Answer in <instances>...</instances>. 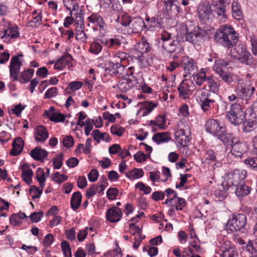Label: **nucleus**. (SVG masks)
Returning <instances> with one entry per match:
<instances>
[{
	"label": "nucleus",
	"instance_id": "1",
	"mask_svg": "<svg viewBox=\"0 0 257 257\" xmlns=\"http://www.w3.org/2000/svg\"><path fill=\"white\" fill-rule=\"evenodd\" d=\"M232 56L241 63L254 68L257 66V60L253 59L243 44H239L231 50Z\"/></svg>",
	"mask_w": 257,
	"mask_h": 257
},
{
	"label": "nucleus",
	"instance_id": "2",
	"mask_svg": "<svg viewBox=\"0 0 257 257\" xmlns=\"http://www.w3.org/2000/svg\"><path fill=\"white\" fill-rule=\"evenodd\" d=\"M246 217L244 214H233L226 223L225 229L229 233L246 232Z\"/></svg>",
	"mask_w": 257,
	"mask_h": 257
},
{
	"label": "nucleus",
	"instance_id": "3",
	"mask_svg": "<svg viewBox=\"0 0 257 257\" xmlns=\"http://www.w3.org/2000/svg\"><path fill=\"white\" fill-rule=\"evenodd\" d=\"M185 40L193 44L199 45L203 38L209 34L210 30H204L200 27L185 26Z\"/></svg>",
	"mask_w": 257,
	"mask_h": 257
},
{
	"label": "nucleus",
	"instance_id": "4",
	"mask_svg": "<svg viewBox=\"0 0 257 257\" xmlns=\"http://www.w3.org/2000/svg\"><path fill=\"white\" fill-rule=\"evenodd\" d=\"M227 63H215L213 67V70L218 75L217 79L219 81H222L228 85H232L239 81V77L233 74L228 71L223 69L222 67L223 65L226 66Z\"/></svg>",
	"mask_w": 257,
	"mask_h": 257
},
{
	"label": "nucleus",
	"instance_id": "5",
	"mask_svg": "<svg viewBox=\"0 0 257 257\" xmlns=\"http://www.w3.org/2000/svg\"><path fill=\"white\" fill-rule=\"evenodd\" d=\"M243 111L241 105L234 103L231 105L229 111L226 112V116L230 122L235 125L241 124L243 120Z\"/></svg>",
	"mask_w": 257,
	"mask_h": 257
},
{
	"label": "nucleus",
	"instance_id": "6",
	"mask_svg": "<svg viewBox=\"0 0 257 257\" xmlns=\"http://www.w3.org/2000/svg\"><path fill=\"white\" fill-rule=\"evenodd\" d=\"M159 43L165 51L171 54L175 51L179 41L172 39L170 33L164 32L160 35Z\"/></svg>",
	"mask_w": 257,
	"mask_h": 257
},
{
	"label": "nucleus",
	"instance_id": "7",
	"mask_svg": "<svg viewBox=\"0 0 257 257\" xmlns=\"http://www.w3.org/2000/svg\"><path fill=\"white\" fill-rule=\"evenodd\" d=\"M197 13L200 20L205 23H209L213 17L211 5L208 2L200 4L197 8Z\"/></svg>",
	"mask_w": 257,
	"mask_h": 257
},
{
	"label": "nucleus",
	"instance_id": "8",
	"mask_svg": "<svg viewBox=\"0 0 257 257\" xmlns=\"http://www.w3.org/2000/svg\"><path fill=\"white\" fill-rule=\"evenodd\" d=\"M201 97V107L204 112L208 111L211 107H213L218 98V94H212L207 91L202 92Z\"/></svg>",
	"mask_w": 257,
	"mask_h": 257
},
{
	"label": "nucleus",
	"instance_id": "9",
	"mask_svg": "<svg viewBox=\"0 0 257 257\" xmlns=\"http://www.w3.org/2000/svg\"><path fill=\"white\" fill-rule=\"evenodd\" d=\"M225 127L220 121L214 119H209L205 124L206 131L216 137L219 134L222 132Z\"/></svg>",
	"mask_w": 257,
	"mask_h": 257
},
{
	"label": "nucleus",
	"instance_id": "10",
	"mask_svg": "<svg viewBox=\"0 0 257 257\" xmlns=\"http://www.w3.org/2000/svg\"><path fill=\"white\" fill-rule=\"evenodd\" d=\"M226 175L228 179L231 180L232 186H235L245 179L247 172L243 169H235L227 173Z\"/></svg>",
	"mask_w": 257,
	"mask_h": 257
},
{
	"label": "nucleus",
	"instance_id": "11",
	"mask_svg": "<svg viewBox=\"0 0 257 257\" xmlns=\"http://www.w3.org/2000/svg\"><path fill=\"white\" fill-rule=\"evenodd\" d=\"M179 96L183 99L188 97L190 92L195 90V85L190 80H184L179 85L177 88Z\"/></svg>",
	"mask_w": 257,
	"mask_h": 257
},
{
	"label": "nucleus",
	"instance_id": "12",
	"mask_svg": "<svg viewBox=\"0 0 257 257\" xmlns=\"http://www.w3.org/2000/svg\"><path fill=\"white\" fill-rule=\"evenodd\" d=\"M180 64V67L187 74L194 75L197 70V66L194 60L188 56H183Z\"/></svg>",
	"mask_w": 257,
	"mask_h": 257
},
{
	"label": "nucleus",
	"instance_id": "13",
	"mask_svg": "<svg viewBox=\"0 0 257 257\" xmlns=\"http://www.w3.org/2000/svg\"><path fill=\"white\" fill-rule=\"evenodd\" d=\"M22 63L18 60V56H14L11 60L9 68L10 76L14 81L19 80L18 75L20 72V68Z\"/></svg>",
	"mask_w": 257,
	"mask_h": 257
},
{
	"label": "nucleus",
	"instance_id": "14",
	"mask_svg": "<svg viewBox=\"0 0 257 257\" xmlns=\"http://www.w3.org/2000/svg\"><path fill=\"white\" fill-rule=\"evenodd\" d=\"M227 31L225 41V44L224 45V47L229 49L235 45L237 42L238 36L234 28L230 25H228Z\"/></svg>",
	"mask_w": 257,
	"mask_h": 257
},
{
	"label": "nucleus",
	"instance_id": "15",
	"mask_svg": "<svg viewBox=\"0 0 257 257\" xmlns=\"http://www.w3.org/2000/svg\"><path fill=\"white\" fill-rule=\"evenodd\" d=\"M124 68L121 64L115 63L112 61H108L106 64L105 71L106 73L112 76H118L123 73Z\"/></svg>",
	"mask_w": 257,
	"mask_h": 257
},
{
	"label": "nucleus",
	"instance_id": "16",
	"mask_svg": "<svg viewBox=\"0 0 257 257\" xmlns=\"http://www.w3.org/2000/svg\"><path fill=\"white\" fill-rule=\"evenodd\" d=\"M228 25L225 24L220 26L217 29L213 38L215 42L219 45L224 47L225 43L226 35L228 32Z\"/></svg>",
	"mask_w": 257,
	"mask_h": 257
},
{
	"label": "nucleus",
	"instance_id": "17",
	"mask_svg": "<svg viewBox=\"0 0 257 257\" xmlns=\"http://www.w3.org/2000/svg\"><path fill=\"white\" fill-rule=\"evenodd\" d=\"M144 20L140 17H135L132 19L128 32L130 34L138 33L141 32L143 28L146 27Z\"/></svg>",
	"mask_w": 257,
	"mask_h": 257
},
{
	"label": "nucleus",
	"instance_id": "18",
	"mask_svg": "<svg viewBox=\"0 0 257 257\" xmlns=\"http://www.w3.org/2000/svg\"><path fill=\"white\" fill-rule=\"evenodd\" d=\"M121 209L116 206H113L108 209L106 214V217L110 222H118L122 217Z\"/></svg>",
	"mask_w": 257,
	"mask_h": 257
},
{
	"label": "nucleus",
	"instance_id": "19",
	"mask_svg": "<svg viewBox=\"0 0 257 257\" xmlns=\"http://www.w3.org/2000/svg\"><path fill=\"white\" fill-rule=\"evenodd\" d=\"M231 154L237 157H241L248 150V145L246 142L238 141L232 144Z\"/></svg>",
	"mask_w": 257,
	"mask_h": 257
},
{
	"label": "nucleus",
	"instance_id": "20",
	"mask_svg": "<svg viewBox=\"0 0 257 257\" xmlns=\"http://www.w3.org/2000/svg\"><path fill=\"white\" fill-rule=\"evenodd\" d=\"M222 187L224 188V192L231 191L232 190L235 189L234 193H250L251 191V187L243 184H238L235 186H228L227 183L225 182H223L221 184Z\"/></svg>",
	"mask_w": 257,
	"mask_h": 257
},
{
	"label": "nucleus",
	"instance_id": "21",
	"mask_svg": "<svg viewBox=\"0 0 257 257\" xmlns=\"http://www.w3.org/2000/svg\"><path fill=\"white\" fill-rule=\"evenodd\" d=\"M212 6V13H214L215 15L216 16V18L218 19L220 22H225L227 19L226 11L225 9L226 6H222L218 4H213Z\"/></svg>",
	"mask_w": 257,
	"mask_h": 257
},
{
	"label": "nucleus",
	"instance_id": "22",
	"mask_svg": "<svg viewBox=\"0 0 257 257\" xmlns=\"http://www.w3.org/2000/svg\"><path fill=\"white\" fill-rule=\"evenodd\" d=\"M107 179L104 177H101L99 180L97 185H92L86 193H101L108 186Z\"/></svg>",
	"mask_w": 257,
	"mask_h": 257
},
{
	"label": "nucleus",
	"instance_id": "23",
	"mask_svg": "<svg viewBox=\"0 0 257 257\" xmlns=\"http://www.w3.org/2000/svg\"><path fill=\"white\" fill-rule=\"evenodd\" d=\"M254 91L255 88L251 85H248L246 87H238L237 90V94L239 97L247 100L250 99Z\"/></svg>",
	"mask_w": 257,
	"mask_h": 257
},
{
	"label": "nucleus",
	"instance_id": "24",
	"mask_svg": "<svg viewBox=\"0 0 257 257\" xmlns=\"http://www.w3.org/2000/svg\"><path fill=\"white\" fill-rule=\"evenodd\" d=\"M146 20L149 23L148 29L150 31L158 30L162 27L163 25V19L159 16H155L151 18H147Z\"/></svg>",
	"mask_w": 257,
	"mask_h": 257
},
{
	"label": "nucleus",
	"instance_id": "25",
	"mask_svg": "<svg viewBox=\"0 0 257 257\" xmlns=\"http://www.w3.org/2000/svg\"><path fill=\"white\" fill-rule=\"evenodd\" d=\"M175 139L177 142L183 147H187L189 145V138L186 135L183 129L179 128L175 132Z\"/></svg>",
	"mask_w": 257,
	"mask_h": 257
},
{
	"label": "nucleus",
	"instance_id": "26",
	"mask_svg": "<svg viewBox=\"0 0 257 257\" xmlns=\"http://www.w3.org/2000/svg\"><path fill=\"white\" fill-rule=\"evenodd\" d=\"M24 143L22 139L20 137L16 138L12 143L13 148L10 152V154L12 156H16L20 154L24 148Z\"/></svg>",
	"mask_w": 257,
	"mask_h": 257
},
{
	"label": "nucleus",
	"instance_id": "27",
	"mask_svg": "<svg viewBox=\"0 0 257 257\" xmlns=\"http://www.w3.org/2000/svg\"><path fill=\"white\" fill-rule=\"evenodd\" d=\"M49 137V134L47 129L43 125H38L36 128L35 133V140L39 142H43Z\"/></svg>",
	"mask_w": 257,
	"mask_h": 257
},
{
	"label": "nucleus",
	"instance_id": "28",
	"mask_svg": "<svg viewBox=\"0 0 257 257\" xmlns=\"http://www.w3.org/2000/svg\"><path fill=\"white\" fill-rule=\"evenodd\" d=\"M48 155L47 151L39 147H35L30 152L31 157L36 161H43Z\"/></svg>",
	"mask_w": 257,
	"mask_h": 257
},
{
	"label": "nucleus",
	"instance_id": "29",
	"mask_svg": "<svg viewBox=\"0 0 257 257\" xmlns=\"http://www.w3.org/2000/svg\"><path fill=\"white\" fill-rule=\"evenodd\" d=\"M231 12L232 17L237 20H242L243 18L241 7L237 0H234L232 3Z\"/></svg>",
	"mask_w": 257,
	"mask_h": 257
},
{
	"label": "nucleus",
	"instance_id": "30",
	"mask_svg": "<svg viewBox=\"0 0 257 257\" xmlns=\"http://www.w3.org/2000/svg\"><path fill=\"white\" fill-rule=\"evenodd\" d=\"M22 171V177L23 180L28 185L32 182V177L33 175L32 170L27 163L23 164L21 166Z\"/></svg>",
	"mask_w": 257,
	"mask_h": 257
},
{
	"label": "nucleus",
	"instance_id": "31",
	"mask_svg": "<svg viewBox=\"0 0 257 257\" xmlns=\"http://www.w3.org/2000/svg\"><path fill=\"white\" fill-rule=\"evenodd\" d=\"M152 140L158 145L168 142L171 140L169 132L158 133L154 135Z\"/></svg>",
	"mask_w": 257,
	"mask_h": 257
},
{
	"label": "nucleus",
	"instance_id": "32",
	"mask_svg": "<svg viewBox=\"0 0 257 257\" xmlns=\"http://www.w3.org/2000/svg\"><path fill=\"white\" fill-rule=\"evenodd\" d=\"M216 137L224 145H232L233 143V138L234 137L232 134L226 133L225 127L223 130L222 132L219 134Z\"/></svg>",
	"mask_w": 257,
	"mask_h": 257
},
{
	"label": "nucleus",
	"instance_id": "33",
	"mask_svg": "<svg viewBox=\"0 0 257 257\" xmlns=\"http://www.w3.org/2000/svg\"><path fill=\"white\" fill-rule=\"evenodd\" d=\"M88 20L91 23L98 26L100 29H103L105 25V23L102 18L97 13L92 14L88 18Z\"/></svg>",
	"mask_w": 257,
	"mask_h": 257
},
{
	"label": "nucleus",
	"instance_id": "34",
	"mask_svg": "<svg viewBox=\"0 0 257 257\" xmlns=\"http://www.w3.org/2000/svg\"><path fill=\"white\" fill-rule=\"evenodd\" d=\"M135 46L136 50L144 54L149 52L151 49V46L145 38H143Z\"/></svg>",
	"mask_w": 257,
	"mask_h": 257
},
{
	"label": "nucleus",
	"instance_id": "35",
	"mask_svg": "<svg viewBox=\"0 0 257 257\" xmlns=\"http://www.w3.org/2000/svg\"><path fill=\"white\" fill-rule=\"evenodd\" d=\"M34 70L28 69L21 72L20 75L19 80L22 83L28 82L34 75Z\"/></svg>",
	"mask_w": 257,
	"mask_h": 257
},
{
	"label": "nucleus",
	"instance_id": "36",
	"mask_svg": "<svg viewBox=\"0 0 257 257\" xmlns=\"http://www.w3.org/2000/svg\"><path fill=\"white\" fill-rule=\"evenodd\" d=\"M207 82L209 89L208 92H211L212 94H217V92L219 91V85L215 81L213 76H208Z\"/></svg>",
	"mask_w": 257,
	"mask_h": 257
},
{
	"label": "nucleus",
	"instance_id": "37",
	"mask_svg": "<svg viewBox=\"0 0 257 257\" xmlns=\"http://www.w3.org/2000/svg\"><path fill=\"white\" fill-rule=\"evenodd\" d=\"M64 6L68 11L70 12V16L72 15V12L78 11L79 6L76 0H63Z\"/></svg>",
	"mask_w": 257,
	"mask_h": 257
},
{
	"label": "nucleus",
	"instance_id": "38",
	"mask_svg": "<svg viewBox=\"0 0 257 257\" xmlns=\"http://www.w3.org/2000/svg\"><path fill=\"white\" fill-rule=\"evenodd\" d=\"M81 194H72L70 205L73 210H76L79 207L81 203Z\"/></svg>",
	"mask_w": 257,
	"mask_h": 257
},
{
	"label": "nucleus",
	"instance_id": "39",
	"mask_svg": "<svg viewBox=\"0 0 257 257\" xmlns=\"http://www.w3.org/2000/svg\"><path fill=\"white\" fill-rule=\"evenodd\" d=\"M84 25H81L80 30L76 28V34L75 38L76 40L80 41L82 43H86L87 36L84 31Z\"/></svg>",
	"mask_w": 257,
	"mask_h": 257
},
{
	"label": "nucleus",
	"instance_id": "40",
	"mask_svg": "<svg viewBox=\"0 0 257 257\" xmlns=\"http://www.w3.org/2000/svg\"><path fill=\"white\" fill-rule=\"evenodd\" d=\"M144 175L142 169L135 168L126 174V176L131 179H138Z\"/></svg>",
	"mask_w": 257,
	"mask_h": 257
},
{
	"label": "nucleus",
	"instance_id": "41",
	"mask_svg": "<svg viewBox=\"0 0 257 257\" xmlns=\"http://www.w3.org/2000/svg\"><path fill=\"white\" fill-rule=\"evenodd\" d=\"M157 106V103H153L151 101L144 102L143 107H144V111L143 113L142 116H144L148 115Z\"/></svg>",
	"mask_w": 257,
	"mask_h": 257
},
{
	"label": "nucleus",
	"instance_id": "42",
	"mask_svg": "<svg viewBox=\"0 0 257 257\" xmlns=\"http://www.w3.org/2000/svg\"><path fill=\"white\" fill-rule=\"evenodd\" d=\"M243 131L244 133L253 132L256 127V122L254 121H244L242 123Z\"/></svg>",
	"mask_w": 257,
	"mask_h": 257
},
{
	"label": "nucleus",
	"instance_id": "43",
	"mask_svg": "<svg viewBox=\"0 0 257 257\" xmlns=\"http://www.w3.org/2000/svg\"><path fill=\"white\" fill-rule=\"evenodd\" d=\"M61 246L65 257H72L70 244L67 241L62 240L61 243Z\"/></svg>",
	"mask_w": 257,
	"mask_h": 257
},
{
	"label": "nucleus",
	"instance_id": "44",
	"mask_svg": "<svg viewBox=\"0 0 257 257\" xmlns=\"http://www.w3.org/2000/svg\"><path fill=\"white\" fill-rule=\"evenodd\" d=\"M36 177L39 183L41 188H43L45 186V173L43 169L39 168L36 171Z\"/></svg>",
	"mask_w": 257,
	"mask_h": 257
},
{
	"label": "nucleus",
	"instance_id": "45",
	"mask_svg": "<svg viewBox=\"0 0 257 257\" xmlns=\"http://www.w3.org/2000/svg\"><path fill=\"white\" fill-rule=\"evenodd\" d=\"M167 198L165 201V204L171 206H176L178 197L177 194H167Z\"/></svg>",
	"mask_w": 257,
	"mask_h": 257
},
{
	"label": "nucleus",
	"instance_id": "46",
	"mask_svg": "<svg viewBox=\"0 0 257 257\" xmlns=\"http://www.w3.org/2000/svg\"><path fill=\"white\" fill-rule=\"evenodd\" d=\"M63 159V153H60L57 155L54 158L53 161V168L55 169H59L62 164Z\"/></svg>",
	"mask_w": 257,
	"mask_h": 257
},
{
	"label": "nucleus",
	"instance_id": "47",
	"mask_svg": "<svg viewBox=\"0 0 257 257\" xmlns=\"http://www.w3.org/2000/svg\"><path fill=\"white\" fill-rule=\"evenodd\" d=\"M52 179L53 181L61 183L67 179V176L64 174H60L59 172H57L53 173L51 175Z\"/></svg>",
	"mask_w": 257,
	"mask_h": 257
},
{
	"label": "nucleus",
	"instance_id": "48",
	"mask_svg": "<svg viewBox=\"0 0 257 257\" xmlns=\"http://www.w3.org/2000/svg\"><path fill=\"white\" fill-rule=\"evenodd\" d=\"M127 54L122 52L118 51L116 52L113 57V62L121 64V62L126 58Z\"/></svg>",
	"mask_w": 257,
	"mask_h": 257
},
{
	"label": "nucleus",
	"instance_id": "49",
	"mask_svg": "<svg viewBox=\"0 0 257 257\" xmlns=\"http://www.w3.org/2000/svg\"><path fill=\"white\" fill-rule=\"evenodd\" d=\"M246 249L252 254L257 253V239L253 241L249 240L246 244Z\"/></svg>",
	"mask_w": 257,
	"mask_h": 257
},
{
	"label": "nucleus",
	"instance_id": "50",
	"mask_svg": "<svg viewBox=\"0 0 257 257\" xmlns=\"http://www.w3.org/2000/svg\"><path fill=\"white\" fill-rule=\"evenodd\" d=\"M102 50V46L98 42H94L90 44V52L94 54H98Z\"/></svg>",
	"mask_w": 257,
	"mask_h": 257
},
{
	"label": "nucleus",
	"instance_id": "51",
	"mask_svg": "<svg viewBox=\"0 0 257 257\" xmlns=\"http://www.w3.org/2000/svg\"><path fill=\"white\" fill-rule=\"evenodd\" d=\"M72 59L73 58L72 56L69 53H66L59 58L58 61L62 65V66L65 67L67 64L72 60Z\"/></svg>",
	"mask_w": 257,
	"mask_h": 257
},
{
	"label": "nucleus",
	"instance_id": "52",
	"mask_svg": "<svg viewBox=\"0 0 257 257\" xmlns=\"http://www.w3.org/2000/svg\"><path fill=\"white\" fill-rule=\"evenodd\" d=\"M244 163L248 167L257 170V157L246 159Z\"/></svg>",
	"mask_w": 257,
	"mask_h": 257
},
{
	"label": "nucleus",
	"instance_id": "53",
	"mask_svg": "<svg viewBox=\"0 0 257 257\" xmlns=\"http://www.w3.org/2000/svg\"><path fill=\"white\" fill-rule=\"evenodd\" d=\"M205 159L208 163L215 162L216 161V154L212 150H207L205 154Z\"/></svg>",
	"mask_w": 257,
	"mask_h": 257
},
{
	"label": "nucleus",
	"instance_id": "54",
	"mask_svg": "<svg viewBox=\"0 0 257 257\" xmlns=\"http://www.w3.org/2000/svg\"><path fill=\"white\" fill-rule=\"evenodd\" d=\"M208 77L202 74V73H198L194 77V81L198 86H201L205 81L207 82Z\"/></svg>",
	"mask_w": 257,
	"mask_h": 257
},
{
	"label": "nucleus",
	"instance_id": "55",
	"mask_svg": "<svg viewBox=\"0 0 257 257\" xmlns=\"http://www.w3.org/2000/svg\"><path fill=\"white\" fill-rule=\"evenodd\" d=\"M124 131V129L119 125H113L111 126V133L117 136H121Z\"/></svg>",
	"mask_w": 257,
	"mask_h": 257
},
{
	"label": "nucleus",
	"instance_id": "56",
	"mask_svg": "<svg viewBox=\"0 0 257 257\" xmlns=\"http://www.w3.org/2000/svg\"><path fill=\"white\" fill-rule=\"evenodd\" d=\"M130 232L133 235L137 234L138 235H141L142 232V228L135 225V223H132L129 225Z\"/></svg>",
	"mask_w": 257,
	"mask_h": 257
},
{
	"label": "nucleus",
	"instance_id": "57",
	"mask_svg": "<svg viewBox=\"0 0 257 257\" xmlns=\"http://www.w3.org/2000/svg\"><path fill=\"white\" fill-rule=\"evenodd\" d=\"M83 85V83L80 81H74L70 82L67 87V89H70L71 91L80 89Z\"/></svg>",
	"mask_w": 257,
	"mask_h": 257
},
{
	"label": "nucleus",
	"instance_id": "58",
	"mask_svg": "<svg viewBox=\"0 0 257 257\" xmlns=\"http://www.w3.org/2000/svg\"><path fill=\"white\" fill-rule=\"evenodd\" d=\"M132 19L133 18H132L128 14H124L121 17L120 23L123 26L130 27L132 21Z\"/></svg>",
	"mask_w": 257,
	"mask_h": 257
},
{
	"label": "nucleus",
	"instance_id": "59",
	"mask_svg": "<svg viewBox=\"0 0 257 257\" xmlns=\"http://www.w3.org/2000/svg\"><path fill=\"white\" fill-rule=\"evenodd\" d=\"M93 119L88 118L85 121V134L86 136H88L90 134V132L93 129Z\"/></svg>",
	"mask_w": 257,
	"mask_h": 257
},
{
	"label": "nucleus",
	"instance_id": "60",
	"mask_svg": "<svg viewBox=\"0 0 257 257\" xmlns=\"http://www.w3.org/2000/svg\"><path fill=\"white\" fill-rule=\"evenodd\" d=\"M43 217L42 212H35L32 213L29 216L32 222H38L41 220Z\"/></svg>",
	"mask_w": 257,
	"mask_h": 257
},
{
	"label": "nucleus",
	"instance_id": "61",
	"mask_svg": "<svg viewBox=\"0 0 257 257\" xmlns=\"http://www.w3.org/2000/svg\"><path fill=\"white\" fill-rule=\"evenodd\" d=\"M10 223L15 226H20L22 224V221L20 219L19 216L14 213L10 217Z\"/></svg>",
	"mask_w": 257,
	"mask_h": 257
},
{
	"label": "nucleus",
	"instance_id": "62",
	"mask_svg": "<svg viewBox=\"0 0 257 257\" xmlns=\"http://www.w3.org/2000/svg\"><path fill=\"white\" fill-rule=\"evenodd\" d=\"M133 79H131L129 78H126V77H124V78L123 79L124 81H125V84L127 85V89H131L132 88H133L138 82L137 79L134 76H133Z\"/></svg>",
	"mask_w": 257,
	"mask_h": 257
},
{
	"label": "nucleus",
	"instance_id": "63",
	"mask_svg": "<svg viewBox=\"0 0 257 257\" xmlns=\"http://www.w3.org/2000/svg\"><path fill=\"white\" fill-rule=\"evenodd\" d=\"M59 30L61 32V35H67V41H69L71 42L70 40L71 38H73L74 36V33L71 30H65L63 27H60L59 28Z\"/></svg>",
	"mask_w": 257,
	"mask_h": 257
},
{
	"label": "nucleus",
	"instance_id": "64",
	"mask_svg": "<svg viewBox=\"0 0 257 257\" xmlns=\"http://www.w3.org/2000/svg\"><path fill=\"white\" fill-rule=\"evenodd\" d=\"M54 241L53 235L49 233L47 234L44 238L43 240V244L44 246L48 247L50 246Z\"/></svg>",
	"mask_w": 257,
	"mask_h": 257
}]
</instances>
